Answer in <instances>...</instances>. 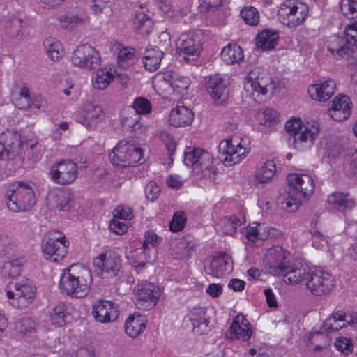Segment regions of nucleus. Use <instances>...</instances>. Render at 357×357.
Masks as SVG:
<instances>
[{"instance_id":"obj_18","label":"nucleus","mask_w":357,"mask_h":357,"mask_svg":"<svg viewBox=\"0 0 357 357\" xmlns=\"http://www.w3.org/2000/svg\"><path fill=\"white\" fill-rule=\"evenodd\" d=\"M134 291L137 297V304L143 310H149L155 306L160 297L159 289L153 283L138 284Z\"/></svg>"},{"instance_id":"obj_31","label":"nucleus","mask_w":357,"mask_h":357,"mask_svg":"<svg viewBox=\"0 0 357 357\" xmlns=\"http://www.w3.org/2000/svg\"><path fill=\"white\" fill-rule=\"evenodd\" d=\"M206 312L202 307H195L185 317L184 322L187 326L190 322L192 328L200 329L204 331L208 326V321L205 317Z\"/></svg>"},{"instance_id":"obj_26","label":"nucleus","mask_w":357,"mask_h":357,"mask_svg":"<svg viewBox=\"0 0 357 357\" xmlns=\"http://www.w3.org/2000/svg\"><path fill=\"white\" fill-rule=\"evenodd\" d=\"M275 172L276 165L275 160H267L256 169L252 182L255 185L268 184L272 181Z\"/></svg>"},{"instance_id":"obj_9","label":"nucleus","mask_w":357,"mask_h":357,"mask_svg":"<svg viewBox=\"0 0 357 357\" xmlns=\"http://www.w3.org/2000/svg\"><path fill=\"white\" fill-rule=\"evenodd\" d=\"M114 165L126 167L142 163L143 151L135 141H121L109 153Z\"/></svg>"},{"instance_id":"obj_63","label":"nucleus","mask_w":357,"mask_h":357,"mask_svg":"<svg viewBox=\"0 0 357 357\" xmlns=\"http://www.w3.org/2000/svg\"><path fill=\"white\" fill-rule=\"evenodd\" d=\"M132 211L130 208L118 206L114 211V217L117 219L130 220L132 217Z\"/></svg>"},{"instance_id":"obj_3","label":"nucleus","mask_w":357,"mask_h":357,"mask_svg":"<svg viewBox=\"0 0 357 357\" xmlns=\"http://www.w3.org/2000/svg\"><path fill=\"white\" fill-rule=\"evenodd\" d=\"M91 282L90 270L82 264H76L63 271L59 287L66 294L82 298L88 294Z\"/></svg>"},{"instance_id":"obj_34","label":"nucleus","mask_w":357,"mask_h":357,"mask_svg":"<svg viewBox=\"0 0 357 357\" xmlns=\"http://www.w3.org/2000/svg\"><path fill=\"white\" fill-rule=\"evenodd\" d=\"M24 150L19 151V160L23 163L25 160L36 162L41 156L40 145L38 143H24Z\"/></svg>"},{"instance_id":"obj_10","label":"nucleus","mask_w":357,"mask_h":357,"mask_svg":"<svg viewBox=\"0 0 357 357\" xmlns=\"http://www.w3.org/2000/svg\"><path fill=\"white\" fill-rule=\"evenodd\" d=\"M68 241L56 231H50L44 238L42 250L46 259L61 261L67 253Z\"/></svg>"},{"instance_id":"obj_29","label":"nucleus","mask_w":357,"mask_h":357,"mask_svg":"<svg viewBox=\"0 0 357 357\" xmlns=\"http://www.w3.org/2000/svg\"><path fill=\"white\" fill-rule=\"evenodd\" d=\"M347 320H348L347 315L344 312H334L324 321L323 330L328 333L337 331L348 325Z\"/></svg>"},{"instance_id":"obj_4","label":"nucleus","mask_w":357,"mask_h":357,"mask_svg":"<svg viewBox=\"0 0 357 357\" xmlns=\"http://www.w3.org/2000/svg\"><path fill=\"white\" fill-rule=\"evenodd\" d=\"M285 129L293 138L294 147L300 151L312 146L319 133V126L317 121H312L303 124L300 119L287 121Z\"/></svg>"},{"instance_id":"obj_50","label":"nucleus","mask_w":357,"mask_h":357,"mask_svg":"<svg viewBox=\"0 0 357 357\" xmlns=\"http://www.w3.org/2000/svg\"><path fill=\"white\" fill-rule=\"evenodd\" d=\"M36 322L29 317H23L15 323V329L22 335L33 334L36 333Z\"/></svg>"},{"instance_id":"obj_13","label":"nucleus","mask_w":357,"mask_h":357,"mask_svg":"<svg viewBox=\"0 0 357 357\" xmlns=\"http://www.w3.org/2000/svg\"><path fill=\"white\" fill-rule=\"evenodd\" d=\"M233 268L231 257L227 253L220 252L206 261L204 271L213 277L225 278L232 272Z\"/></svg>"},{"instance_id":"obj_43","label":"nucleus","mask_w":357,"mask_h":357,"mask_svg":"<svg viewBox=\"0 0 357 357\" xmlns=\"http://www.w3.org/2000/svg\"><path fill=\"white\" fill-rule=\"evenodd\" d=\"M13 95V102L20 109H26L31 107V96L30 91L26 86L21 87L17 94Z\"/></svg>"},{"instance_id":"obj_59","label":"nucleus","mask_w":357,"mask_h":357,"mask_svg":"<svg viewBox=\"0 0 357 357\" xmlns=\"http://www.w3.org/2000/svg\"><path fill=\"white\" fill-rule=\"evenodd\" d=\"M160 137L164 141L169 155H172L176 150V142L174 140L172 136L169 135L167 132H162L160 135Z\"/></svg>"},{"instance_id":"obj_41","label":"nucleus","mask_w":357,"mask_h":357,"mask_svg":"<svg viewBox=\"0 0 357 357\" xmlns=\"http://www.w3.org/2000/svg\"><path fill=\"white\" fill-rule=\"evenodd\" d=\"M240 224L239 219L234 217H225L217 224L216 230L222 234L231 235L236 231Z\"/></svg>"},{"instance_id":"obj_57","label":"nucleus","mask_w":357,"mask_h":357,"mask_svg":"<svg viewBox=\"0 0 357 357\" xmlns=\"http://www.w3.org/2000/svg\"><path fill=\"white\" fill-rule=\"evenodd\" d=\"M160 188L154 182H149L145 187V194L148 199L154 201L160 195Z\"/></svg>"},{"instance_id":"obj_54","label":"nucleus","mask_w":357,"mask_h":357,"mask_svg":"<svg viewBox=\"0 0 357 357\" xmlns=\"http://www.w3.org/2000/svg\"><path fill=\"white\" fill-rule=\"evenodd\" d=\"M340 8L342 13L348 17H357V0H342Z\"/></svg>"},{"instance_id":"obj_11","label":"nucleus","mask_w":357,"mask_h":357,"mask_svg":"<svg viewBox=\"0 0 357 357\" xmlns=\"http://www.w3.org/2000/svg\"><path fill=\"white\" fill-rule=\"evenodd\" d=\"M100 61L98 52L86 44L78 46L71 56V62L75 66L88 70L98 68Z\"/></svg>"},{"instance_id":"obj_37","label":"nucleus","mask_w":357,"mask_h":357,"mask_svg":"<svg viewBox=\"0 0 357 357\" xmlns=\"http://www.w3.org/2000/svg\"><path fill=\"white\" fill-rule=\"evenodd\" d=\"M22 263L20 259H13L6 261L2 268V275L4 278H13V280H20Z\"/></svg>"},{"instance_id":"obj_64","label":"nucleus","mask_w":357,"mask_h":357,"mask_svg":"<svg viewBox=\"0 0 357 357\" xmlns=\"http://www.w3.org/2000/svg\"><path fill=\"white\" fill-rule=\"evenodd\" d=\"M206 292L211 297L217 298L222 293V286L220 284H211L206 289Z\"/></svg>"},{"instance_id":"obj_22","label":"nucleus","mask_w":357,"mask_h":357,"mask_svg":"<svg viewBox=\"0 0 357 357\" xmlns=\"http://www.w3.org/2000/svg\"><path fill=\"white\" fill-rule=\"evenodd\" d=\"M336 83L333 79L319 80L308 88L312 98L319 101L328 100L334 93Z\"/></svg>"},{"instance_id":"obj_61","label":"nucleus","mask_w":357,"mask_h":357,"mask_svg":"<svg viewBox=\"0 0 357 357\" xmlns=\"http://www.w3.org/2000/svg\"><path fill=\"white\" fill-rule=\"evenodd\" d=\"M86 114L88 118L97 119L101 118L103 112L100 106L89 104L86 106Z\"/></svg>"},{"instance_id":"obj_7","label":"nucleus","mask_w":357,"mask_h":357,"mask_svg":"<svg viewBox=\"0 0 357 357\" xmlns=\"http://www.w3.org/2000/svg\"><path fill=\"white\" fill-rule=\"evenodd\" d=\"M36 289L28 278L22 277L20 280H12L6 290L10 303L18 308L27 307L35 299Z\"/></svg>"},{"instance_id":"obj_45","label":"nucleus","mask_w":357,"mask_h":357,"mask_svg":"<svg viewBox=\"0 0 357 357\" xmlns=\"http://www.w3.org/2000/svg\"><path fill=\"white\" fill-rule=\"evenodd\" d=\"M301 5H305L296 0H285L280 6L278 15L280 21L287 18L289 15L296 13Z\"/></svg>"},{"instance_id":"obj_46","label":"nucleus","mask_w":357,"mask_h":357,"mask_svg":"<svg viewBox=\"0 0 357 357\" xmlns=\"http://www.w3.org/2000/svg\"><path fill=\"white\" fill-rule=\"evenodd\" d=\"M140 116L137 114H134L130 116H124L121 119L123 127L130 130V132L139 133L142 132V126L139 122Z\"/></svg>"},{"instance_id":"obj_52","label":"nucleus","mask_w":357,"mask_h":357,"mask_svg":"<svg viewBox=\"0 0 357 357\" xmlns=\"http://www.w3.org/2000/svg\"><path fill=\"white\" fill-rule=\"evenodd\" d=\"M344 170L349 176H357V151L347 155L344 161Z\"/></svg>"},{"instance_id":"obj_12","label":"nucleus","mask_w":357,"mask_h":357,"mask_svg":"<svg viewBox=\"0 0 357 357\" xmlns=\"http://www.w3.org/2000/svg\"><path fill=\"white\" fill-rule=\"evenodd\" d=\"M345 41L342 37L335 36L328 47L331 54L342 57L352 52L350 45L357 47V22L347 25L344 29Z\"/></svg>"},{"instance_id":"obj_60","label":"nucleus","mask_w":357,"mask_h":357,"mask_svg":"<svg viewBox=\"0 0 357 357\" xmlns=\"http://www.w3.org/2000/svg\"><path fill=\"white\" fill-rule=\"evenodd\" d=\"M282 236V233L273 227H264L261 233L262 243L268 238H279Z\"/></svg>"},{"instance_id":"obj_48","label":"nucleus","mask_w":357,"mask_h":357,"mask_svg":"<svg viewBox=\"0 0 357 357\" xmlns=\"http://www.w3.org/2000/svg\"><path fill=\"white\" fill-rule=\"evenodd\" d=\"M84 14L61 16L59 19L60 26L63 29L73 30L84 22Z\"/></svg>"},{"instance_id":"obj_24","label":"nucleus","mask_w":357,"mask_h":357,"mask_svg":"<svg viewBox=\"0 0 357 357\" xmlns=\"http://www.w3.org/2000/svg\"><path fill=\"white\" fill-rule=\"evenodd\" d=\"M194 113L185 106H178L172 109L169 114L168 121L174 127H184L191 124Z\"/></svg>"},{"instance_id":"obj_19","label":"nucleus","mask_w":357,"mask_h":357,"mask_svg":"<svg viewBox=\"0 0 357 357\" xmlns=\"http://www.w3.org/2000/svg\"><path fill=\"white\" fill-rule=\"evenodd\" d=\"M245 150L241 145L235 148L231 144V139H225L222 141L218 146V158L221 160L225 165L231 166L238 163L242 160V156L245 154Z\"/></svg>"},{"instance_id":"obj_44","label":"nucleus","mask_w":357,"mask_h":357,"mask_svg":"<svg viewBox=\"0 0 357 357\" xmlns=\"http://www.w3.org/2000/svg\"><path fill=\"white\" fill-rule=\"evenodd\" d=\"M70 314L66 312L64 305L55 307L50 314V321L56 327L64 326Z\"/></svg>"},{"instance_id":"obj_6","label":"nucleus","mask_w":357,"mask_h":357,"mask_svg":"<svg viewBox=\"0 0 357 357\" xmlns=\"http://www.w3.org/2000/svg\"><path fill=\"white\" fill-rule=\"evenodd\" d=\"M264 262L269 273L281 275L283 281L289 284V275L293 273L296 267L290 266L288 253L280 245H274L266 250Z\"/></svg>"},{"instance_id":"obj_30","label":"nucleus","mask_w":357,"mask_h":357,"mask_svg":"<svg viewBox=\"0 0 357 357\" xmlns=\"http://www.w3.org/2000/svg\"><path fill=\"white\" fill-rule=\"evenodd\" d=\"M47 199L50 204L59 211H66L70 208L72 197L69 191L57 190L55 193L50 194Z\"/></svg>"},{"instance_id":"obj_35","label":"nucleus","mask_w":357,"mask_h":357,"mask_svg":"<svg viewBox=\"0 0 357 357\" xmlns=\"http://www.w3.org/2000/svg\"><path fill=\"white\" fill-rule=\"evenodd\" d=\"M145 327V324L139 316H130L125 323V331L131 337H137Z\"/></svg>"},{"instance_id":"obj_32","label":"nucleus","mask_w":357,"mask_h":357,"mask_svg":"<svg viewBox=\"0 0 357 357\" xmlns=\"http://www.w3.org/2000/svg\"><path fill=\"white\" fill-rule=\"evenodd\" d=\"M220 56L227 64L231 65L239 63L243 59V51L237 44H228L222 48Z\"/></svg>"},{"instance_id":"obj_25","label":"nucleus","mask_w":357,"mask_h":357,"mask_svg":"<svg viewBox=\"0 0 357 357\" xmlns=\"http://www.w3.org/2000/svg\"><path fill=\"white\" fill-rule=\"evenodd\" d=\"M183 161L187 166H191L194 171L196 169L199 171L205 162H207L208 164L212 163L210 154L199 149H194L192 151L189 152L185 151Z\"/></svg>"},{"instance_id":"obj_62","label":"nucleus","mask_w":357,"mask_h":357,"mask_svg":"<svg viewBox=\"0 0 357 357\" xmlns=\"http://www.w3.org/2000/svg\"><path fill=\"white\" fill-rule=\"evenodd\" d=\"M335 345L337 350L345 353L349 354L351 352V341L347 337H339L336 340Z\"/></svg>"},{"instance_id":"obj_16","label":"nucleus","mask_w":357,"mask_h":357,"mask_svg":"<svg viewBox=\"0 0 357 357\" xmlns=\"http://www.w3.org/2000/svg\"><path fill=\"white\" fill-rule=\"evenodd\" d=\"M77 165L70 160L58 162L52 167L50 175L52 181L60 185H69L75 181L77 176Z\"/></svg>"},{"instance_id":"obj_58","label":"nucleus","mask_w":357,"mask_h":357,"mask_svg":"<svg viewBox=\"0 0 357 357\" xmlns=\"http://www.w3.org/2000/svg\"><path fill=\"white\" fill-rule=\"evenodd\" d=\"M109 228L112 231L116 234H123L128 230L127 225L117 218H114L110 221Z\"/></svg>"},{"instance_id":"obj_49","label":"nucleus","mask_w":357,"mask_h":357,"mask_svg":"<svg viewBox=\"0 0 357 357\" xmlns=\"http://www.w3.org/2000/svg\"><path fill=\"white\" fill-rule=\"evenodd\" d=\"M118 63L119 66L126 68L130 64L134 63L135 53L133 48L123 47L118 53Z\"/></svg>"},{"instance_id":"obj_40","label":"nucleus","mask_w":357,"mask_h":357,"mask_svg":"<svg viewBox=\"0 0 357 357\" xmlns=\"http://www.w3.org/2000/svg\"><path fill=\"white\" fill-rule=\"evenodd\" d=\"M328 202L339 210L350 209L354 206V201L341 192H334L330 195L328 197Z\"/></svg>"},{"instance_id":"obj_33","label":"nucleus","mask_w":357,"mask_h":357,"mask_svg":"<svg viewBox=\"0 0 357 357\" xmlns=\"http://www.w3.org/2000/svg\"><path fill=\"white\" fill-rule=\"evenodd\" d=\"M245 316L240 313L236 315L229 327V336L231 340L237 339L245 340Z\"/></svg>"},{"instance_id":"obj_21","label":"nucleus","mask_w":357,"mask_h":357,"mask_svg":"<svg viewBox=\"0 0 357 357\" xmlns=\"http://www.w3.org/2000/svg\"><path fill=\"white\" fill-rule=\"evenodd\" d=\"M329 114L336 121L347 119L351 114V100L347 96H337L330 102Z\"/></svg>"},{"instance_id":"obj_15","label":"nucleus","mask_w":357,"mask_h":357,"mask_svg":"<svg viewBox=\"0 0 357 357\" xmlns=\"http://www.w3.org/2000/svg\"><path fill=\"white\" fill-rule=\"evenodd\" d=\"M95 271L102 278H111L116 276L121 268V260L115 254H100L93 261Z\"/></svg>"},{"instance_id":"obj_5","label":"nucleus","mask_w":357,"mask_h":357,"mask_svg":"<svg viewBox=\"0 0 357 357\" xmlns=\"http://www.w3.org/2000/svg\"><path fill=\"white\" fill-rule=\"evenodd\" d=\"M6 202L10 211L18 212L31 208L36 200L33 188L27 183L20 181L9 185L6 194Z\"/></svg>"},{"instance_id":"obj_14","label":"nucleus","mask_w":357,"mask_h":357,"mask_svg":"<svg viewBox=\"0 0 357 357\" xmlns=\"http://www.w3.org/2000/svg\"><path fill=\"white\" fill-rule=\"evenodd\" d=\"M24 144L17 132L7 130L0 135V158H15L19 151L24 150Z\"/></svg>"},{"instance_id":"obj_1","label":"nucleus","mask_w":357,"mask_h":357,"mask_svg":"<svg viewBox=\"0 0 357 357\" xmlns=\"http://www.w3.org/2000/svg\"><path fill=\"white\" fill-rule=\"evenodd\" d=\"M289 276V284H296L305 282L307 289L314 296L326 295L335 286V280L331 274L321 269L311 271L307 266L296 267Z\"/></svg>"},{"instance_id":"obj_47","label":"nucleus","mask_w":357,"mask_h":357,"mask_svg":"<svg viewBox=\"0 0 357 357\" xmlns=\"http://www.w3.org/2000/svg\"><path fill=\"white\" fill-rule=\"evenodd\" d=\"M113 79V75L109 71L98 69L93 79V87L97 89H105Z\"/></svg>"},{"instance_id":"obj_2","label":"nucleus","mask_w":357,"mask_h":357,"mask_svg":"<svg viewBox=\"0 0 357 357\" xmlns=\"http://www.w3.org/2000/svg\"><path fill=\"white\" fill-rule=\"evenodd\" d=\"M287 187L280 202L282 208L292 212L298 209L303 200H307L314 190V182L311 176L303 174H290L287 176Z\"/></svg>"},{"instance_id":"obj_20","label":"nucleus","mask_w":357,"mask_h":357,"mask_svg":"<svg viewBox=\"0 0 357 357\" xmlns=\"http://www.w3.org/2000/svg\"><path fill=\"white\" fill-rule=\"evenodd\" d=\"M120 314L119 307L108 301H97L93 306L92 314L96 321L108 323L116 321Z\"/></svg>"},{"instance_id":"obj_51","label":"nucleus","mask_w":357,"mask_h":357,"mask_svg":"<svg viewBox=\"0 0 357 357\" xmlns=\"http://www.w3.org/2000/svg\"><path fill=\"white\" fill-rule=\"evenodd\" d=\"M186 222V214L181 211H176L169 222V230L175 233L181 231L185 228Z\"/></svg>"},{"instance_id":"obj_17","label":"nucleus","mask_w":357,"mask_h":357,"mask_svg":"<svg viewBox=\"0 0 357 357\" xmlns=\"http://www.w3.org/2000/svg\"><path fill=\"white\" fill-rule=\"evenodd\" d=\"M176 49L179 54H183V59L188 61L192 56V60L197 57L201 49L199 34L194 31L183 33L176 41Z\"/></svg>"},{"instance_id":"obj_36","label":"nucleus","mask_w":357,"mask_h":357,"mask_svg":"<svg viewBox=\"0 0 357 357\" xmlns=\"http://www.w3.org/2000/svg\"><path fill=\"white\" fill-rule=\"evenodd\" d=\"M307 10L306 5H301L296 13H294L287 18L280 20V22L289 28H296L305 21L307 15Z\"/></svg>"},{"instance_id":"obj_28","label":"nucleus","mask_w":357,"mask_h":357,"mask_svg":"<svg viewBox=\"0 0 357 357\" xmlns=\"http://www.w3.org/2000/svg\"><path fill=\"white\" fill-rule=\"evenodd\" d=\"M164 52L158 47H149L146 48L144 56V68L150 71L153 72L160 67Z\"/></svg>"},{"instance_id":"obj_56","label":"nucleus","mask_w":357,"mask_h":357,"mask_svg":"<svg viewBox=\"0 0 357 357\" xmlns=\"http://www.w3.org/2000/svg\"><path fill=\"white\" fill-rule=\"evenodd\" d=\"M260 15L257 8L253 6H247V25L256 26L259 24Z\"/></svg>"},{"instance_id":"obj_55","label":"nucleus","mask_w":357,"mask_h":357,"mask_svg":"<svg viewBox=\"0 0 357 357\" xmlns=\"http://www.w3.org/2000/svg\"><path fill=\"white\" fill-rule=\"evenodd\" d=\"M202 174L206 180H208L209 182L215 183L218 179L217 168L211 166L207 162H205L202 167L200 168Z\"/></svg>"},{"instance_id":"obj_39","label":"nucleus","mask_w":357,"mask_h":357,"mask_svg":"<svg viewBox=\"0 0 357 357\" xmlns=\"http://www.w3.org/2000/svg\"><path fill=\"white\" fill-rule=\"evenodd\" d=\"M255 116L260 124L266 126H271L279 121V114L273 108H261Z\"/></svg>"},{"instance_id":"obj_23","label":"nucleus","mask_w":357,"mask_h":357,"mask_svg":"<svg viewBox=\"0 0 357 357\" xmlns=\"http://www.w3.org/2000/svg\"><path fill=\"white\" fill-rule=\"evenodd\" d=\"M206 86L211 98L222 103L227 98V84L218 75L211 76L206 82Z\"/></svg>"},{"instance_id":"obj_53","label":"nucleus","mask_w":357,"mask_h":357,"mask_svg":"<svg viewBox=\"0 0 357 357\" xmlns=\"http://www.w3.org/2000/svg\"><path fill=\"white\" fill-rule=\"evenodd\" d=\"M132 107L135 110V114H137L139 116V114H148L152 109L150 101L144 97L137 98L133 102Z\"/></svg>"},{"instance_id":"obj_42","label":"nucleus","mask_w":357,"mask_h":357,"mask_svg":"<svg viewBox=\"0 0 357 357\" xmlns=\"http://www.w3.org/2000/svg\"><path fill=\"white\" fill-rule=\"evenodd\" d=\"M44 45L47 49V53L49 58L52 61H58L64 55V52L61 44L52 38H47L44 41Z\"/></svg>"},{"instance_id":"obj_27","label":"nucleus","mask_w":357,"mask_h":357,"mask_svg":"<svg viewBox=\"0 0 357 357\" xmlns=\"http://www.w3.org/2000/svg\"><path fill=\"white\" fill-rule=\"evenodd\" d=\"M279 33L276 30L264 29L259 33L256 37V45L263 51H268L275 48L278 45Z\"/></svg>"},{"instance_id":"obj_38","label":"nucleus","mask_w":357,"mask_h":357,"mask_svg":"<svg viewBox=\"0 0 357 357\" xmlns=\"http://www.w3.org/2000/svg\"><path fill=\"white\" fill-rule=\"evenodd\" d=\"M259 226L260 225L257 222L247 226V248L248 247L255 248L262 245V238H261L262 232H260L261 228L258 229Z\"/></svg>"},{"instance_id":"obj_8","label":"nucleus","mask_w":357,"mask_h":357,"mask_svg":"<svg viewBox=\"0 0 357 357\" xmlns=\"http://www.w3.org/2000/svg\"><path fill=\"white\" fill-rule=\"evenodd\" d=\"M247 83H250L251 91L250 98L257 103H262L268 100L267 93H274L276 84L273 77L266 72H261L256 68L247 74Z\"/></svg>"}]
</instances>
